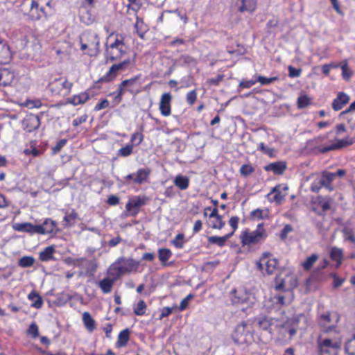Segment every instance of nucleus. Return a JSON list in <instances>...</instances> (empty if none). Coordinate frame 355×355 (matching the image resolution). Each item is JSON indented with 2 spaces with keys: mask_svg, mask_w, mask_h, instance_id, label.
<instances>
[{
  "mask_svg": "<svg viewBox=\"0 0 355 355\" xmlns=\"http://www.w3.org/2000/svg\"><path fill=\"white\" fill-rule=\"evenodd\" d=\"M310 104V98L306 95H301L297 99V107L300 109L304 108Z\"/></svg>",
  "mask_w": 355,
  "mask_h": 355,
  "instance_id": "obj_49",
  "label": "nucleus"
},
{
  "mask_svg": "<svg viewBox=\"0 0 355 355\" xmlns=\"http://www.w3.org/2000/svg\"><path fill=\"white\" fill-rule=\"evenodd\" d=\"M83 321L85 327L92 331L95 329V321L88 312H84L83 314Z\"/></svg>",
  "mask_w": 355,
  "mask_h": 355,
  "instance_id": "obj_36",
  "label": "nucleus"
},
{
  "mask_svg": "<svg viewBox=\"0 0 355 355\" xmlns=\"http://www.w3.org/2000/svg\"><path fill=\"white\" fill-rule=\"evenodd\" d=\"M340 317L336 312H331L329 311H322L320 307L318 313V324L323 327L326 332L332 331L336 324L338 322Z\"/></svg>",
  "mask_w": 355,
  "mask_h": 355,
  "instance_id": "obj_6",
  "label": "nucleus"
},
{
  "mask_svg": "<svg viewBox=\"0 0 355 355\" xmlns=\"http://www.w3.org/2000/svg\"><path fill=\"white\" fill-rule=\"evenodd\" d=\"M146 309V304L144 300H140L134 308V313L137 315H143Z\"/></svg>",
  "mask_w": 355,
  "mask_h": 355,
  "instance_id": "obj_46",
  "label": "nucleus"
},
{
  "mask_svg": "<svg viewBox=\"0 0 355 355\" xmlns=\"http://www.w3.org/2000/svg\"><path fill=\"white\" fill-rule=\"evenodd\" d=\"M269 253L263 254L259 262L257 263V267L263 275H272L277 269L278 261L276 259H268Z\"/></svg>",
  "mask_w": 355,
  "mask_h": 355,
  "instance_id": "obj_12",
  "label": "nucleus"
},
{
  "mask_svg": "<svg viewBox=\"0 0 355 355\" xmlns=\"http://www.w3.org/2000/svg\"><path fill=\"white\" fill-rule=\"evenodd\" d=\"M77 217V213L74 210H72L71 212L66 213L64 220L67 225L71 226L76 223Z\"/></svg>",
  "mask_w": 355,
  "mask_h": 355,
  "instance_id": "obj_41",
  "label": "nucleus"
},
{
  "mask_svg": "<svg viewBox=\"0 0 355 355\" xmlns=\"http://www.w3.org/2000/svg\"><path fill=\"white\" fill-rule=\"evenodd\" d=\"M267 237L266 230L263 227V224L260 223L257 225V230L252 232H245L241 236V242L243 245H248L251 246L263 241Z\"/></svg>",
  "mask_w": 355,
  "mask_h": 355,
  "instance_id": "obj_8",
  "label": "nucleus"
},
{
  "mask_svg": "<svg viewBox=\"0 0 355 355\" xmlns=\"http://www.w3.org/2000/svg\"><path fill=\"white\" fill-rule=\"evenodd\" d=\"M278 322L277 320L272 318L261 316L254 319V324L261 329L271 331L278 326Z\"/></svg>",
  "mask_w": 355,
  "mask_h": 355,
  "instance_id": "obj_15",
  "label": "nucleus"
},
{
  "mask_svg": "<svg viewBox=\"0 0 355 355\" xmlns=\"http://www.w3.org/2000/svg\"><path fill=\"white\" fill-rule=\"evenodd\" d=\"M277 80H278V78L277 76L266 78L261 76H259L257 77V82L260 83L261 85H269Z\"/></svg>",
  "mask_w": 355,
  "mask_h": 355,
  "instance_id": "obj_53",
  "label": "nucleus"
},
{
  "mask_svg": "<svg viewBox=\"0 0 355 355\" xmlns=\"http://www.w3.org/2000/svg\"><path fill=\"white\" fill-rule=\"evenodd\" d=\"M341 347V340L339 338L330 339L321 338L318 339L319 355H336Z\"/></svg>",
  "mask_w": 355,
  "mask_h": 355,
  "instance_id": "obj_9",
  "label": "nucleus"
},
{
  "mask_svg": "<svg viewBox=\"0 0 355 355\" xmlns=\"http://www.w3.org/2000/svg\"><path fill=\"white\" fill-rule=\"evenodd\" d=\"M37 225H34L31 223H16L13 225V228L18 232L30 234H37Z\"/></svg>",
  "mask_w": 355,
  "mask_h": 355,
  "instance_id": "obj_27",
  "label": "nucleus"
},
{
  "mask_svg": "<svg viewBox=\"0 0 355 355\" xmlns=\"http://www.w3.org/2000/svg\"><path fill=\"white\" fill-rule=\"evenodd\" d=\"M258 148L263 153L268 155L270 157H272L274 155V150L265 146L263 143H260Z\"/></svg>",
  "mask_w": 355,
  "mask_h": 355,
  "instance_id": "obj_59",
  "label": "nucleus"
},
{
  "mask_svg": "<svg viewBox=\"0 0 355 355\" xmlns=\"http://www.w3.org/2000/svg\"><path fill=\"white\" fill-rule=\"evenodd\" d=\"M130 64V60H125L123 62L114 64L111 66L107 73L101 77L97 82L98 83H109L113 80L117 76L119 71L125 70Z\"/></svg>",
  "mask_w": 355,
  "mask_h": 355,
  "instance_id": "obj_13",
  "label": "nucleus"
},
{
  "mask_svg": "<svg viewBox=\"0 0 355 355\" xmlns=\"http://www.w3.org/2000/svg\"><path fill=\"white\" fill-rule=\"evenodd\" d=\"M213 220L210 221L209 225L213 229H222L225 225V223L222 220V217L219 216L217 218H212Z\"/></svg>",
  "mask_w": 355,
  "mask_h": 355,
  "instance_id": "obj_47",
  "label": "nucleus"
},
{
  "mask_svg": "<svg viewBox=\"0 0 355 355\" xmlns=\"http://www.w3.org/2000/svg\"><path fill=\"white\" fill-rule=\"evenodd\" d=\"M349 97L344 92H339L332 103V108L335 111L341 110L345 105L348 103Z\"/></svg>",
  "mask_w": 355,
  "mask_h": 355,
  "instance_id": "obj_25",
  "label": "nucleus"
},
{
  "mask_svg": "<svg viewBox=\"0 0 355 355\" xmlns=\"http://www.w3.org/2000/svg\"><path fill=\"white\" fill-rule=\"evenodd\" d=\"M334 181L333 173L324 171L322 173L321 177L319 178L318 184H320L318 187L317 184L312 187L313 191H318L322 187L327 188L329 191L333 190L331 182Z\"/></svg>",
  "mask_w": 355,
  "mask_h": 355,
  "instance_id": "obj_16",
  "label": "nucleus"
},
{
  "mask_svg": "<svg viewBox=\"0 0 355 355\" xmlns=\"http://www.w3.org/2000/svg\"><path fill=\"white\" fill-rule=\"evenodd\" d=\"M345 349L349 355H355V336L346 343Z\"/></svg>",
  "mask_w": 355,
  "mask_h": 355,
  "instance_id": "obj_48",
  "label": "nucleus"
},
{
  "mask_svg": "<svg viewBox=\"0 0 355 355\" xmlns=\"http://www.w3.org/2000/svg\"><path fill=\"white\" fill-rule=\"evenodd\" d=\"M56 227L55 221L47 218L46 219L42 225H39L37 227V234H46L53 232L55 228Z\"/></svg>",
  "mask_w": 355,
  "mask_h": 355,
  "instance_id": "obj_24",
  "label": "nucleus"
},
{
  "mask_svg": "<svg viewBox=\"0 0 355 355\" xmlns=\"http://www.w3.org/2000/svg\"><path fill=\"white\" fill-rule=\"evenodd\" d=\"M23 124L24 125V130L26 132H31L39 128L40 121L38 116L31 115L24 120Z\"/></svg>",
  "mask_w": 355,
  "mask_h": 355,
  "instance_id": "obj_23",
  "label": "nucleus"
},
{
  "mask_svg": "<svg viewBox=\"0 0 355 355\" xmlns=\"http://www.w3.org/2000/svg\"><path fill=\"white\" fill-rule=\"evenodd\" d=\"M184 235L183 234H178L175 239L173 240L172 243L178 248H182L184 245L183 239Z\"/></svg>",
  "mask_w": 355,
  "mask_h": 355,
  "instance_id": "obj_57",
  "label": "nucleus"
},
{
  "mask_svg": "<svg viewBox=\"0 0 355 355\" xmlns=\"http://www.w3.org/2000/svg\"><path fill=\"white\" fill-rule=\"evenodd\" d=\"M293 230V228L291 225H286L280 233L281 239L284 241L287 238L288 234L291 232Z\"/></svg>",
  "mask_w": 355,
  "mask_h": 355,
  "instance_id": "obj_60",
  "label": "nucleus"
},
{
  "mask_svg": "<svg viewBox=\"0 0 355 355\" xmlns=\"http://www.w3.org/2000/svg\"><path fill=\"white\" fill-rule=\"evenodd\" d=\"M275 288L277 291H282L284 294L292 293V290L297 286V280L295 275L288 271L281 272L275 279Z\"/></svg>",
  "mask_w": 355,
  "mask_h": 355,
  "instance_id": "obj_3",
  "label": "nucleus"
},
{
  "mask_svg": "<svg viewBox=\"0 0 355 355\" xmlns=\"http://www.w3.org/2000/svg\"><path fill=\"white\" fill-rule=\"evenodd\" d=\"M28 298L34 301L32 306L35 308L39 309L42 306L43 301L42 297L35 292H32L28 295Z\"/></svg>",
  "mask_w": 355,
  "mask_h": 355,
  "instance_id": "obj_44",
  "label": "nucleus"
},
{
  "mask_svg": "<svg viewBox=\"0 0 355 355\" xmlns=\"http://www.w3.org/2000/svg\"><path fill=\"white\" fill-rule=\"evenodd\" d=\"M331 258L333 261L336 262V267H338L342 263L343 252L340 249L333 248L330 252Z\"/></svg>",
  "mask_w": 355,
  "mask_h": 355,
  "instance_id": "obj_37",
  "label": "nucleus"
},
{
  "mask_svg": "<svg viewBox=\"0 0 355 355\" xmlns=\"http://www.w3.org/2000/svg\"><path fill=\"white\" fill-rule=\"evenodd\" d=\"M172 255L170 250L166 248H162L159 250V259L161 262L164 263L168 261Z\"/></svg>",
  "mask_w": 355,
  "mask_h": 355,
  "instance_id": "obj_45",
  "label": "nucleus"
},
{
  "mask_svg": "<svg viewBox=\"0 0 355 355\" xmlns=\"http://www.w3.org/2000/svg\"><path fill=\"white\" fill-rule=\"evenodd\" d=\"M234 234V232L227 234L223 236H212L208 237V242L211 244H216L219 247H223L225 245L226 241Z\"/></svg>",
  "mask_w": 355,
  "mask_h": 355,
  "instance_id": "obj_29",
  "label": "nucleus"
},
{
  "mask_svg": "<svg viewBox=\"0 0 355 355\" xmlns=\"http://www.w3.org/2000/svg\"><path fill=\"white\" fill-rule=\"evenodd\" d=\"M172 96L169 93H164L162 95L159 102V110L161 114L164 116L171 114V103Z\"/></svg>",
  "mask_w": 355,
  "mask_h": 355,
  "instance_id": "obj_19",
  "label": "nucleus"
},
{
  "mask_svg": "<svg viewBox=\"0 0 355 355\" xmlns=\"http://www.w3.org/2000/svg\"><path fill=\"white\" fill-rule=\"evenodd\" d=\"M193 61V58L189 55H182L175 60V62L180 64H191Z\"/></svg>",
  "mask_w": 355,
  "mask_h": 355,
  "instance_id": "obj_54",
  "label": "nucleus"
},
{
  "mask_svg": "<svg viewBox=\"0 0 355 355\" xmlns=\"http://www.w3.org/2000/svg\"><path fill=\"white\" fill-rule=\"evenodd\" d=\"M15 42L18 48L26 49L29 55H35L42 47L39 40L28 26H24L16 31Z\"/></svg>",
  "mask_w": 355,
  "mask_h": 355,
  "instance_id": "obj_1",
  "label": "nucleus"
},
{
  "mask_svg": "<svg viewBox=\"0 0 355 355\" xmlns=\"http://www.w3.org/2000/svg\"><path fill=\"white\" fill-rule=\"evenodd\" d=\"M55 248L53 245L48 246L40 252V259L42 261H48L53 259Z\"/></svg>",
  "mask_w": 355,
  "mask_h": 355,
  "instance_id": "obj_32",
  "label": "nucleus"
},
{
  "mask_svg": "<svg viewBox=\"0 0 355 355\" xmlns=\"http://www.w3.org/2000/svg\"><path fill=\"white\" fill-rule=\"evenodd\" d=\"M125 86H122V82L121 83V84L119 85V87H118V94L117 95L115 96V100L117 101V103H120L121 101V99H122V96L125 93Z\"/></svg>",
  "mask_w": 355,
  "mask_h": 355,
  "instance_id": "obj_64",
  "label": "nucleus"
},
{
  "mask_svg": "<svg viewBox=\"0 0 355 355\" xmlns=\"http://www.w3.org/2000/svg\"><path fill=\"white\" fill-rule=\"evenodd\" d=\"M219 264L218 261H209L204 263L202 266V270L209 272L211 269L216 267Z\"/></svg>",
  "mask_w": 355,
  "mask_h": 355,
  "instance_id": "obj_61",
  "label": "nucleus"
},
{
  "mask_svg": "<svg viewBox=\"0 0 355 355\" xmlns=\"http://www.w3.org/2000/svg\"><path fill=\"white\" fill-rule=\"evenodd\" d=\"M331 277L333 278V286L335 288L340 287L345 282V279L339 277L336 273L331 274Z\"/></svg>",
  "mask_w": 355,
  "mask_h": 355,
  "instance_id": "obj_56",
  "label": "nucleus"
},
{
  "mask_svg": "<svg viewBox=\"0 0 355 355\" xmlns=\"http://www.w3.org/2000/svg\"><path fill=\"white\" fill-rule=\"evenodd\" d=\"M286 333L289 334L288 339H291L296 334V330L295 328L289 327L286 324L282 325L280 327V334H285Z\"/></svg>",
  "mask_w": 355,
  "mask_h": 355,
  "instance_id": "obj_50",
  "label": "nucleus"
},
{
  "mask_svg": "<svg viewBox=\"0 0 355 355\" xmlns=\"http://www.w3.org/2000/svg\"><path fill=\"white\" fill-rule=\"evenodd\" d=\"M35 259L31 256H24L19 259L18 265L21 268L31 267L34 264Z\"/></svg>",
  "mask_w": 355,
  "mask_h": 355,
  "instance_id": "obj_42",
  "label": "nucleus"
},
{
  "mask_svg": "<svg viewBox=\"0 0 355 355\" xmlns=\"http://www.w3.org/2000/svg\"><path fill=\"white\" fill-rule=\"evenodd\" d=\"M89 98V96L87 93L84 92L78 95H75L72 98L67 99V103H71L73 105L85 103Z\"/></svg>",
  "mask_w": 355,
  "mask_h": 355,
  "instance_id": "obj_31",
  "label": "nucleus"
},
{
  "mask_svg": "<svg viewBox=\"0 0 355 355\" xmlns=\"http://www.w3.org/2000/svg\"><path fill=\"white\" fill-rule=\"evenodd\" d=\"M251 216L254 218L262 219L267 217V212L260 209H257L251 212Z\"/></svg>",
  "mask_w": 355,
  "mask_h": 355,
  "instance_id": "obj_55",
  "label": "nucleus"
},
{
  "mask_svg": "<svg viewBox=\"0 0 355 355\" xmlns=\"http://www.w3.org/2000/svg\"><path fill=\"white\" fill-rule=\"evenodd\" d=\"M132 150L133 146L128 144L126 146L119 149L118 155L122 157H127L132 154Z\"/></svg>",
  "mask_w": 355,
  "mask_h": 355,
  "instance_id": "obj_52",
  "label": "nucleus"
},
{
  "mask_svg": "<svg viewBox=\"0 0 355 355\" xmlns=\"http://www.w3.org/2000/svg\"><path fill=\"white\" fill-rule=\"evenodd\" d=\"M15 77L13 71L8 68H0V88L10 86Z\"/></svg>",
  "mask_w": 355,
  "mask_h": 355,
  "instance_id": "obj_17",
  "label": "nucleus"
},
{
  "mask_svg": "<svg viewBox=\"0 0 355 355\" xmlns=\"http://www.w3.org/2000/svg\"><path fill=\"white\" fill-rule=\"evenodd\" d=\"M130 339V331L126 329L123 331H121L118 336V340L116 342V346L120 347H124L127 345L128 340Z\"/></svg>",
  "mask_w": 355,
  "mask_h": 355,
  "instance_id": "obj_35",
  "label": "nucleus"
},
{
  "mask_svg": "<svg viewBox=\"0 0 355 355\" xmlns=\"http://www.w3.org/2000/svg\"><path fill=\"white\" fill-rule=\"evenodd\" d=\"M224 78L223 74H218L216 78H209L207 80V83L209 85H218L219 83Z\"/></svg>",
  "mask_w": 355,
  "mask_h": 355,
  "instance_id": "obj_62",
  "label": "nucleus"
},
{
  "mask_svg": "<svg viewBox=\"0 0 355 355\" xmlns=\"http://www.w3.org/2000/svg\"><path fill=\"white\" fill-rule=\"evenodd\" d=\"M286 168V164L284 162H277L271 163L264 167L267 171H272L275 175H282Z\"/></svg>",
  "mask_w": 355,
  "mask_h": 355,
  "instance_id": "obj_26",
  "label": "nucleus"
},
{
  "mask_svg": "<svg viewBox=\"0 0 355 355\" xmlns=\"http://www.w3.org/2000/svg\"><path fill=\"white\" fill-rule=\"evenodd\" d=\"M196 92L194 90H193L187 94V101L189 105H193L196 102Z\"/></svg>",
  "mask_w": 355,
  "mask_h": 355,
  "instance_id": "obj_63",
  "label": "nucleus"
},
{
  "mask_svg": "<svg viewBox=\"0 0 355 355\" xmlns=\"http://www.w3.org/2000/svg\"><path fill=\"white\" fill-rule=\"evenodd\" d=\"M12 58V53L6 41L0 40V64H7Z\"/></svg>",
  "mask_w": 355,
  "mask_h": 355,
  "instance_id": "obj_21",
  "label": "nucleus"
},
{
  "mask_svg": "<svg viewBox=\"0 0 355 355\" xmlns=\"http://www.w3.org/2000/svg\"><path fill=\"white\" fill-rule=\"evenodd\" d=\"M174 184L181 190H185L189 187V180L187 177L178 175L174 180Z\"/></svg>",
  "mask_w": 355,
  "mask_h": 355,
  "instance_id": "obj_33",
  "label": "nucleus"
},
{
  "mask_svg": "<svg viewBox=\"0 0 355 355\" xmlns=\"http://www.w3.org/2000/svg\"><path fill=\"white\" fill-rule=\"evenodd\" d=\"M236 3L240 12L252 13L257 8V0H236Z\"/></svg>",
  "mask_w": 355,
  "mask_h": 355,
  "instance_id": "obj_20",
  "label": "nucleus"
},
{
  "mask_svg": "<svg viewBox=\"0 0 355 355\" xmlns=\"http://www.w3.org/2000/svg\"><path fill=\"white\" fill-rule=\"evenodd\" d=\"M139 263L132 259H121L118 271L121 274L135 271L138 268Z\"/></svg>",
  "mask_w": 355,
  "mask_h": 355,
  "instance_id": "obj_18",
  "label": "nucleus"
},
{
  "mask_svg": "<svg viewBox=\"0 0 355 355\" xmlns=\"http://www.w3.org/2000/svg\"><path fill=\"white\" fill-rule=\"evenodd\" d=\"M287 189L286 186L277 185L272 189L269 196L274 194L272 200L276 202L277 204H280L284 198V195L282 193L281 190H286Z\"/></svg>",
  "mask_w": 355,
  "mask_h": 355,
  "instance_id": "obj_30",
  "label": "nucleus"
},
{
  "mask_svg": "<svg viewBox=\"0 0 355 355\" xmlns=\"http://www.w3.org/2000/svg\"><path fill=\"white\" fill-rule=\"evenodd\" d=\"M251 330L249 324L246 322H242L237 324L233 334V338L238 343H243L248 340V338L250 336Z\"/></svg>",
  "mask_w": 355,
  "mask_h": 355,
  "instance_id": "obj_14",
  "label": "nucleus"
},
{
  "mask_svg": "<svg viewBox=\"0 0 355 355\" xmlns=\"http://www.w3.org/2000/svg\"><path fill=\"white\" fill-rule=\"evenodd\" d=\"M81 50H88L87 54L90 56L96 55L100 52L99 37L94 32L86 31L80 37Z\"/></svg>",
  "mask_w": 355,
  "mask_h": 355,
  "instance_id": "obj_5",
  "label": "nucleus"
},
{
  "mask_svg": "<svg viewBox=\"0 0 355 355\" xmlns=\"http://www.w3.org/2000/svg\"><path fill=\"white\" fill-rule=\"evenodd\" d=\"M150 173V169L148 168H140L139 169L135 174V178H134V183L137 184H141L144 182H146L148 176Z\"/></svg>",
  "mask_w": 355,
  "mask_h": 355,
  "instance_id": "obj_28",
  "label": "nucleus"
},
{
  "mask_svg": "<svg viewBox=\"0 0 355 355\" xmlns=\"http://www.w3.org/2000/svg\"><path fill=\"white\" fill-rule=\"evenodd\" d=\"M71 87L72 83L63 78L55 79L49 85V89L53 94L62 96L69 94Z\"/></svg>",
  "mask_w": 355,
  "mask_h": 355,
  "instance_id": "obj_11",
  "label": "nucleus"
},
{
  "mask_svg": "<svg viewBox=\"0 0 355 355\" xmlns=\"http://www.w3.org/2000/svg\"><path fill=\"white\" fill-rule=\"evenodd\" d=\"M293 299V295L291 293L275 295L265 301L264 307L268 312L277 311L280 310L282 306L289 304Z\"/></svg>",
  "mask_w": 355,
  "mask_h": 355,
  "instance_id": "obj_7",
  "label": "nucleus"
},
{
  "mask_svg": "<svg viewBox=\"0 0 355 355\" xmlns=\"http://www.w3.org/2000/svg\"><path fill=\"white\" fill-rule=\"evenodd\" d=\"M27 336L35 339L39 336V327L35 322H32L26 330Z\"/></svg>",
  "mask_w": 355,
  "mask_h": 355,
  "instance_id": "obj_43",
  "label": "nucleus"
},
{
  "mask_svg": "<svg viewBox=\"0 0 355 355\" xmlns=\"http://www.w3.org/2000/svg\"><path fill=\"white\" fill-rule=\"evenodd\" d=\"M38 10H39V3L36 1L33 0L31 1V10H30V17L32 18V19L37 20L42 17V15L38 12Z\"/></svg>",
  "mask_w": 355,
  "mask_h": 355,
  "instance_id": "obj_38",
  "label": "nucleus"
},
{
  "mask_svg": "<svg viewBox=\"0 0 355 355\" xmlns=\"http://www.w3.org/2000/svg\"><path fill=\"white\" fill-rule=\"evenodd\" d=\"M232 301L234 304H246V308L251 307L257 302L254 295L243 288L234 289L232 291Z\"/></svg>",
  "mask_w": 355,
  "mask_h": 355,
  "instance_id": "obj_10",
  "label": "nucleus"
},
{
  "mask_svg": "<svg viewBox=\"0 0 355 355\" xmlns=\"http://www.w3.org/2000/svg\"><path fill=\"white\" fill-rule=\"evenodd\" d=\"M114 285V280L109 277L104 278L98 283V286L103 293H109L111 292Z\"/></svg>",
  "mask_w": 355,
  "mask_h": 355,
  "instance_id": "obj_34",
  "label": "nucleus"
},
{
  "mask_svg": "<svg viewBox=\"0 0 355 355\" xmlns=\"http://www.w3.org/2000/svg\"><path fill=\"white\" fill-rule=\"evenodd\" d=\"M340 67L342 69V76L343 79L348 80L352 75V71L348 67L347 60H344L340 63Z\"/></svg>",
  "mask_w": 355,
  "mask_h": 355,
  "instance_id": "obj_40",
  "label": "nucleus"
},
{
  "mask_svg": "<svg viewBox=\"0 0 355 355\" xmlns=\"http://www.w3.org/2000/svg\"><path fill=\"white\" fill-rule=\"evenodd\" d=\"M334 132L336 135L334 142L325 146L315 147L313 150L315 153H324L331 150H339L344 147L350 146L355 142V138L354 137H349L347 136L343 139L338 138L346 132V127L343 123L336 125L334 129Z\"/></svg>",
  "mask_w": 355,
  "mask_h": 355,
  "instance_id": "obj_2",
  "label": "nucleus"
},
{
  "mask_svg": "<svg viewBox=\"0 0 355 355\" xmlns=\"http://www.w3.org/2000/svg\"><path fill=\"white\" fill-rule=\"evenodd\" d=\"M143 139H144V137L141 133L135 132L131 136L130 141L134 145L137 146L141 143V141H143Z\"/></svg>",
  "mask_w": 355,
  "mask_h": 355,
  "instance_id": "obj_58",
  "label": "nucleus"
},
{
  "mask_svg": "<svg viewBox=\"0 0 355 355\" xmlns=\"http://www.w3.org/2000/svg\"><path fill=\"white\" fill-rule=\"evenodd\" d=\"M139 76H137L132 78L125 80L122 81V86H125V87H128V90L131 94H134V93L137 94L139 92V90L135 92L133 90V87L135 85V83H137V81L139 80Z\"/></svg>",
  "mask_w": 355,
  "mask_h": 355,
  "instance_id": "obj_39",
  "label": "nucleus"
},
{
  "mask_svg": "<svg viewBox=\"0 0 355 355\" xmlns=\"http://www.w3.org/2000/svg\"><path fill=\"white\" fill-rule=\"evenodd\" d=\"M254 171V168L249 164H244L240 168V173L243 176H248Z\"/></svg>",
  "mask_w": 355,
  "mask_h": 355,
  "instance_id": "obj_51",
  "label": "nucleus"
},
{
  "mask_svg": "<svg viewBox=\"0 0 355 355\" xmlns=\"http://www.w3.org/2000/svg\"><path fill=\"white\" fill-rule=\"evenodd\" d=\"M125 53L126 46L124 43V38L121 35L119 37L117 36L114 42L106 46V62L121 60Z\"/></svg>",
  "mask_w": 355,
  "mask_h": 355,
  "instance_id": "obj_4",
  "label": "nucleus"
},
{
  "mask_svg": "<svg viewBox=\"0 0 355 355\" xmlns=\"http://www.w3.org/2000/svg\"><path fill=\"white\" fill-rule=\"evenodd\" d=\"M145 205V201L139 197L131 199L125 205L126 210L130 212L132 216H135L140 207Z\"/></svg>",
  "mask_w": 355,
  "mask_h": 355,
  "instance_id": "obj_22",
  "label": "nucleus"
}]
</instances>
